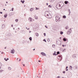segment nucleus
Masks as SVG:
<instances>
[{
    "instance_id": "2eb2a0df",
    "label": "nucleus",
    "mask_w": 78,
    "mask_h": 78,
    "mask_svg": "<svg viewBox=\"0 0 78 78\" xmlns=\"http://www.w3.org/2000/svg\"><path fill=\"white\" fill-rule=\"evenodd\" d=\"M4 17L5 18L7 17V15H4Z\"/></svg>"
},
{
    "instance_id": "7ed1b4c3",
    "label": "nucleus",
    "mask_w": 78,
    "mask_h": 78,
    "mask_svg": "<svg viewBox=\"0 0 78 78\" xmlns=\"http://www.w3.org/2000/svg\"><path fill=\"white\" fill-rule=\"evenodd\" d=\"M15 52V51L14 50H12L11 51V53L13 54Z\"/></svg>"
},
{
    "instance_id": "9b49d317",
    "label": "nucleus",
    "mask_w": 78,
    "mask_h": 78,
    "mask_svg": "<svg viewBox=\"0 0 78 78\" xmlns=\"http://www.w3.org/2000/svg\"><path fill=\"white\" fill-rule=\"evenodd\" d=\"M21 2H22V3L23 4L24 3V2H25V1H21Z\"/></svg>"
},
{
    "instance_id": "f3484780",
    "label": "nucleus",
    "mask_w": 78,
    "mask_h": 78,
    "mask_svg": "<svg viewBox=\"0 0 78 78\" xmlns=\"http://www.w3.org/2000/svg\"><path fill=\"white\" fill-rule=\"evenodd\" d=\"M29 39L30 41H31V40H32V39L31 38V37H30L29 38Z\"/></svg>"
},
{
    "instance_id": "412c9836",
    "label": "nucleus",
    "mask_w": 78,
    "mask_h": 78,
    "mask_svg": "<svg viewBox=\"0 0 78 78\" xmlns=\"http://www.w3.org/2000/svg\"><path fill=\"white\" fill-rule=\"evenodd\" d=\"M43 41H44L45 42H46V41L45 40V39H44V40H43Z\"/></svg>"
},
{
    "instance_id": "09e8293b",
    "label": "nucleus",
    "mask_w": 78,
    "mask_h": 78,
    "mask_svg": "<svg viewBox=\"0 0 78 78\" xmlns=\"http://www.w3.org/2000/svg\"><path fill=\"white\" fill-rule=\"evenodd\" d=\"M0 69H1V68H0Z\"/></svg>"
},
{
    "instance_id": "49530a36",
    "label": "nucleus",
    "mask_w": 78,
    "mask_h": 78,
    "mask_svg": "<svg viewBox=\"0 0 78 78\" xmlns=\"http://www.w3.org/2000/svg\"><path fill=\"white\" fill-rule=\"evenodd\" d=\"M30 32H31L30 31V32H29V33H30Z\"/></svg>"
},
{
    "instance_id": "7c9ffc66",
    "label": "nucleus",
    "mask_w": 78,
    "mask_h": 78,
    "mask_svg": "<svg viewBox=\"0 0 78 78\" xmlns=\"http://www.w3.org/2000/svg\"><path fill=\"white\" fill-rule=\"evenodd\" d=\"M66 71H68V69H66Z\"/></svg>"
},
{
    "instance_id": "aec40b11",
    "label": "nucleus",
    "mask_w": 78,
    "mask_h": 78,
    "mask_svg": "<svg viewBox=\"0 0 78 78\" xmlns=\"http://www.w3.org/2000/svg\"><path fill=\"white\" fill-rule=\"evenodd\" d=\"M16 22H18V19H16L15 20Z\"/></svg>"
},
{
    "instance_id": "cd10ccee",
    "label": "nucleus",
    "mask_w": 78,
    "mask_h": 78,
    "mask_svg": "<svg viewBox=\"0 0 78 78\" xmlns=\"http://www.w3.org/2000/svg\"><path fill=\"white\" fill-rule=\"evenodd\" d=\"M48 7H50V8H51V6L50 5H49L48 6Z\"/></svg>"
},
{
    "instance_id": "f8f14e48",
    "label": "nucleus",
    "mask_w": 78,
    "mask_h": 78,
    "mask_svg": "<svg viewBox=\"0 0 78 78\" xmlns=\"http://www.w3.org/2000/svg\"><path fill=\"white\" fill-rule=\"evenodd\" d=\"M33 8H32L31 9H30V10L31 11H32L33 10Z\"/></svg>"
},
{
    "instance_id": "58836bf2",
    "label": "nucleus",
    "mask_w": 78,
    "mask_h": 78,
    "mask_svg": "<svg viewBox=\"0 0 78 78\" xmlns=\"http://www.w3.org/2000/svg\"><path fill=\"white\" fill-rule=\"evenodd\" d=\"M34 50H35V49H34Z\"/></svg>"
},
{
    "instance_id": "f704fd0d",
    "label": "nucleus",
    "mask_w": 78,
    "mask_h": 78,
    "mask_svg": "<svg viewBox=\"0 0 78 78\" xmlns=\"http://www.w3.org/2000/svg\"><path fill=\"white\" fill-rule=\"evenodd\" d=\"M45 27H46V28H47V27L46 26H45Z\"/></svg>"
},
{
    "instance_id": "1a4fd4ad",
    "label": "nucleus",
    "mask_w": 78,
    "mask_h": 78,
    "mask_svg": "<svg viewBox=\"0 0 78 78\" xmlns=\"http://www.w3.org/2000/svg\"><path fill=\"white\" fill-rule=\"evenodd\" d=\"M36 36H37V37L39 36V34H38V33H36Z\"/></svg>"
},
{
    "instance_id": "5701e85b",
    "label": "nucleus",
    "mask_w": 78,
    "mask_h": 78,
    "mask_svg": "<svg viewBox=\"0 0 78 78\" xmlns=\"http://www.w3.org/2000/svg\"><path fill=\"white\" fill-rule=\"evenodd\" d=\"M66 29H68V27H66Z\"/></svg>"
},
{
    "instance_id": "20e7f679",
    "label": "nucleus",
    "mask_w": 78,
    "mask_h": 78,
    "mask_svg": "<svg viewBox=\"0 0 78 78\" xmlns=\"http://www.w3.org/2000/svg\"><path fill=\"white\" fill-rule=\"evenodd\" d=\"M41 54H42V55H44V56H46V54H45L44 52L41 53Z\"/></svg>"
},
{
    "instance_id": "423d86ee",
    "label": "nucleus",
    "mask_w": 78,
    "mask_h": 78,
    "mask_svg": "<svg viewBox=\"0 0 78 78\" xmlns=\"http://www.w3.org/2000/svg\"><path fill=\"white\" fill-rule=\"evenodd\" d=\"M68 2H69L68 1H65V4H67L68 3Z\"/></svg>"
},
{
    "instance_id": "8fccbe9b",
    "label": "nucleus",
    "mask_w": 78,
    "mask_h": 78,
    "mask_svg": "<svg viewBox=\"0 0 78 78\" xmlns=\"http://www.w3.org/2000/svg\"><path fill=\"white\" fill-rule=\"evenodd\" d=\"M70 30H71V29H70Z\"/></svg>"
},
{
    "instance_id": "ea45409f",
    "label": "nucleus",
    "mask_w": 78,
    "mask_h": 78,
    "mask_svg": "<svg viewBox=\"0 0 78 78\" xmlns=\"http://www.w3.org/2000/svg\"><path fill=\"white\" fill-rule=\"evenodd\" d=\"M70 67H71V68H72V67L71 66H70Z\"/></svg>"
},
{
    "instance_id": "4468645a",
    "label": "nucleus",
    "mask_w": 78,
    "mask_h": 78,
    "mask_svg": "<svg viewBox=\"0 0 78 78\" xmlns=\"http://www.w3.org/2000/svg\"><path fill=\"white\" fill-rule=\"evenodd\" d=\"M63 40L64 41H66V39L65 38L63 39Z\"/></svg>"
},
{
    "instance_id": "bb28decb",
    "label": "nucleus",
    "mask_w": 78,
    "mask_h": 78,
    "mask_svg": "<svg viewBox=\"0 0 78 78\" xmlns=\"http://www.w3.org/2000/svg\"><path fill=\"white\" fill-rule=\"evenodd\" d=\"M14 9V8H12V11H14V9Z\"/></svg>"
},
{
    "instance_id": "e433bc0d",
    "label": "nucleus",
    "mask_w": 78,
    "mask_h": 78,
    "mask_svg": "<svg viewBox=\"0 0 78 78\" xmlns=\"http://www.w3.org/2000/svg\"><path fill=\"white\" fill-rule=\"evenodd\" d=\"M11 27H13V26L12 25H11Z\"/></svg>"
},
{
    "instance_id": "a19ab883",
    "label": "nucleus",
    "mask_w": 78,
    "mask_h": 78,
    "mask_svg": "<svg viewBox=\"0 0 78 78\" xmlns=\"http://www.w3.org/2000/svg\"><path fill=\"white\" fill-rule=\"evenodd\" d=\"M3 10H4V11H5V9H3Z\"/></svg>"
},
{
    "instance_id": "b1692460",
    "label": "nucleus",
    "mask_w": 78,
    "mask_h": 78,
    "mask_svg": "<svg viewBox=\"0 0 78 78\" xmlns=\"http://www.w3.org/2000/svg\"><path fill=\"white\" fill-rule=\"evenodd\" d=\"M44 36H45L46 34L44 33Z\"/></svg>"
},
{
    "instance_id": "6ab92c4d",
    "label": "nucleus",
    "mask_w": 78,
    "mask_h": 78,
    "mask_svg": "<svg viewBox=\"0 0 78 78\" xmlns=\"http://www.w3.org/2000/svg\"><path fill=\"white\" fill-rule=\"evenodd\" d=\"M8 69H9V70H11V68L10 67H9Z\"/></svg>"
},
{
    "instance_id": "4c0bfd02",
    "label": "nucleus",
    "mask_w": 78,
    "mask_h": 78,
    "mask_svg": "<svg viewBox=\"0 0 78 78\" xmlns=\"http://www.w3.org/2000/svg\"><path fill=\"white\" fill-rule=\"evenodd\" d=\"M38 62H41V61L40 60L38 61Z\"/></svg>"
},
{
    "instance_id": "c03bdc74",
    "label": "nucleus",
    "mask_w": 78,
    "mask_h": 78,
    "mask_svg": "<svg viewBox=\"0 0 78 78\" xmlns=\"http://www.w3.org/2000/svg\"><path fill=\"white\" fill-rule=\"evenodd\" d=\"M29 28L27 29V30H29Z\"/></svg>"
},
{
    "instance_id": "a211bd4d",
    "label": "nucleus",
    "mask_w": 78,
    "mask_h": 78,
    "mask_svg": "<svg viewBox=\"0 0 78 78\" xmlns=\"http://www.w3.org/2000/svg\"><path fill=\"white\" fill-rule=\"evenodd\" d=\"M63 34V32H62V31L60 32V34Z\"/></svg>"
},
{
    "instance_id": "37998d69",
    "label": "nucleus",
    "mask_w": 78,
    "mask_h": 78,
    "mask_svg": "<svg viewBox=\"0 0 78 78\" xmlns=\"http://www.w3.org/2000/svg\"><path fill=\"white\" fill-rule=\"evenodd\" d=\"M2 71H3V70H2Z\"/></svg>"
},
{
    "instance_id": "c9c22d12",
    "label": "nucleus",
    "mask_w": 78,
    "mask_h": 78,
    "mask_svg": "<svg viewBox=\"0 0 78 78\" xmlns=\"http://www.w3.org/2000/svg\"><path fill=\"white\" fill-rule=\"evenodd\" d=\"M48 5V3H46V5Z\"/></svg>"
},
{
    "instance_id": "f03ea898",
    "label": "nucleus",
    "mask_w": 78,
    "mask_h": 78,
    "mask_svg": "<svg viewBox=\"0 0 78 78\" xmlns=\"http://www.w3.org/2000/svg\"><path fill=\"white\" fill-rule=\"evenodd\" d=\"M61 5H60V4H58V5H57L56 6V8H57V9H59L61 8Z\"/></svg>"
},
{
    "instance_id": "393cba45",
    "label": "nucleus",
    "mask_w": 78,
    "mask_h": 78,
    "mask_svg": "<svg viewBox=\"0 0 78 78\" xmlns=\"http://www.w3.org/2000/svg\"><path fill=\"white\" fill-rule=\"evenodd\" d=\"M57 54H59V52H57Z\"/></svg>"
},
{
    "instance_id": "c85d7f7f",
    "label": "nucleus",
    "mask_w": 78,
    "mask_h": 78,
    "mask_svg": "<svg viewBox=\"0 0 78 78\" xmlns=\"http://www.w3.org/2000/svg\"><path fill=\"white\" fill-rule=\"evenodd\" d=\"M63 73H66V72H65V71H63Z\"/></svg>"
},
{
    "instance_id": "473e14b6",
    "label": "nucleus",
    "mask_w": 78,
    "mask_h": 78,
    "mask_svg": "<svg viewBox=\"0 0 78 78\" xmlns=\"http://www.w3.org/2000/svg\"><path fill=\"white\" fill-rule=\"evenodd\" d=\"M62 46L63 47H64V44H63L62 45Z\"/></svg>"
},
{
    "instance_id": "4be33fe9",
    "label": "nucleus",
    "mask_w": 78,
    "mask_h": 78,
    "mask_svg": "<svg viewBox=\"0 0 78 78\" xmlns=\"http://www.w3.org/2000/svg\"><path fill=\"white\" fill-rule=\"evenodd\" d=\"M57 78H61V76H58L57 77Z\"/></svg>"
},
{
    "instance_id": "79ce46f5",
    "label": "nucleus",
    "mask_w": 78,
    "mask_h": 78,
    "mask_svg": "<svg viewBox=\"0 0 78 78\" xmlns=\"http://www.w3.org/2000/svg\"><path fill=\"white\" fill-rule=\"evenodd\" d=\"M0 13L1 14H2V12H1Z\"/></svg>"
},
{
    "instance_id": "dca6fc26",
    "label": "nucleus",
    "mask_w": 78,
    "mask_h": 78,
    "mask_svg": "<svg viewBox=\"0 0 78 78\" xmlns=\"http://www.w3.org/2000/svg\"><path fill=\"white\" fill-rule=\"evenodd\" d=\"M63 18H66V16H63Z\"/></svg>"
},
{
    "instance_id": "9d476101",
    "label": "nucleus",
    "mask_w": 78,
    "mask_h": 78,
    "mask_svg": "<svg viewBox=\"0 0 78 78\" xmlns=\"http://www.w3.org/2000/svg\"><path fill=\"white\" fill-rule=\"evenodd\" d=\"M52 47L53 48H55V44H53L52 45Z\"/></svg>"
},
{
    "instance_id": "2f4dec72",
    "label": "nucleus",
    "mask_w": 78,
    "mask_h": 78,
    "mask_svg": "<svg viewBox=\"0 0 78 78\" xmlns=\"http://www.w3.org/2000/svg\"><path fill=\"white\" fill-rule=\"evenodd\" d=\"M37 9H37V8H36V10H37Z\"/></svg>"
},
{
    "instance_id": "a18cd8bd",
    "label": "nucleus",
    "mask_w": 78,
    "mask_h": 78,
    "mask_svg": "<svg viewBox=\"0 0 78 78\" xmlns=\"http://www.w3.org/2000/svg\"><path fill=\"white\" fill-rule=\"evenodd\" d=\"M23 66H25V65H23Z\"/></svg>"
},
{
    "instance_id": "c756f323",
    "label": "nucleus",
    "mask_w": 78,
    "mask_h": 78,
    "mask_svg": "<svg viewBox=\"0 0 78 78\" xmlns=\"http://www.w3.org/2000/svg\"><path fill=\"white\" fill-rule=\"evenodd\" d=\"M55 18H56V20H57V19H58V17H55Z\"/></svg>"
},
{
    "instance_id": "72a5a7b5",
    "label": "nucleus",
    "mask_w": 78,
    "mask_h": 78,
    "mask_svg": "<svg viewBox=\"0 0 78 78\" xmlns=\"http://www.w3.org/2000/svg\"><path fill=\"white\" fill-rule=\"evenodd\" d=\"M68 66H66V69H68Z\"/></svg>"
},
{
    "instance_id": "a878e982",
    "label": "nucleus",
    "mask_w": 78,
    "mask_h": 78,
    "mask_svg": "<svg viewBox=\"0 0 78 78\" xmlns=\"http://www.w3.org/2000/svg\"><path fill=\"white\" fill-rule=\"evenodd\" d=\"M53 55H56V53H53Z\"/></svg>"
},
{
    "instance_id": "39448f33",
    "label": "nucleus",
    "mask_w": 78,
    "mask_h": 78,
    "mask_svg": "<svg viewBox=\"0 0 78 78\" xmlns=\"http://www.w3.org/2000/svg\"><path fill=\"white\" fill-rule=\"evenodd\" d=\"M35 19H38V17L36 15L35 16Z\"/></svg>"
},
{
    "instance_id": "de8ad7c7",
    "label": "nucleus",
    "mask_w": 78,
    "mask_h": 78,
    "mask_svg": "<svg viewBox=\"0 0 78 78\" xmlns=\"http://www.w3.org/2000/svg\"><path fill=\"white\" fill-rule=\"evenodd\" d=\"M5 49H6V48H5Z\"/></svg>"
},
{
    "instance_id": "0eeeda50",
    "label": "nucleus",
    "mask_w": 78,
    "mask_h": 78,
    "mask_svg": "<svg viewBox=\"0 0 78 78\" xmlns=\"http://www.w3.org/2000/svg\"><path fill=\"white\" fill-rule=\"evenodd\" d=\"M17 60L18 61H20V58H17Z\"/></svg>"
},
{
    "instance_id": "6e6552de",
    "label": "nucleus",
    "mask_w": 78,
    "mask_h": 78,
    "mask_svg": "<svg viewBox=\"0 0 78 78\" xmlns=\"http://www.w3.org/2000/svg\"><path fill=\"white\" fill-rule=\"evenodd\" d=\"M8 59H9V58H7V59L6 58H4V60H5L6 61H7V60H8Z\"/></svg>"
},
{
    "instance_id": "f257e3e1",
    "label": "nucleus",
    "mask_w": 78,
    "mask_h": 78,
    "mask_svg": "<svg viewBox=\"0 0 78 78\" xmlns=\"http://www.w3.org/2000/svg\"><path fill=\"white\" fill-rule=\"evenodd\" d=\"M44 15L46 17L48 18H49L50 19V18H51V15H50V12L48 11H46L44 13Z\"/></svg>"
},
{
    "instance_id": "ddd939ff",
    "label": "nucleus",
    "mask_w": 78,
    "mask_h": 78,
    "mask_svg": "<svg viewBox=\"0 0 78 78\" xmlns=\"http://www.w3.org/2000/svg\"><path fill=\"white\" fill-rule=\"evenodd\" d=\"M29 20H30V21H31V18H29Z\"/></svg>"
}]
</instances>
